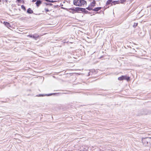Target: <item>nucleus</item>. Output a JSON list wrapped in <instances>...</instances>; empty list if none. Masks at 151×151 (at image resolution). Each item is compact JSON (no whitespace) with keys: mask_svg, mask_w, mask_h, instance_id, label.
Returning a JSON list of instances; mask_svg holds the SVG:
<instances>
[{"mask_svg":"<svg viewBox=\"0 0 151 151\" xmlns=\"http://www.w3.org/2000/svg\"><path fill=\"white\" fill-rule=\"evenodd\" d=\"M142 141L144 145L145 146H149L151 145V137L143 138L142 139Z\"/></svg>","mask_w":151,"mask_h":151,"instance_id":"obj_1","label":"nucleus"},{"mask_svg":"<svg viewBox=\"0 0 151 151\" xmlns=\"http://www.w3.org/2000/svg\"><path fill=\"white\" fill-rule=\"evenodd\" d=\"M74 4L78 6H82L86 4V2L84 0H74Z\"/></svg>","mask_w":151,"mask_h":151,"instance_id":"obj_2","label":"nucleus"},{"mask_svg":"<svg viewBox=\"0 0 151 151\" xmlns=\"http://www.w3.org/2000/svg\"><path fill=\"white\" fill-rule=\"evenodd\" d=\"M70 9L74 12H77L78 11H82V10L83 11L85 10L84 9H83L82 8L80 7H76L75 9L71 8Z\"/></svg>","mask_w":151,"mask_h":151,"instance_id":"obj_3","label":"nucleus"},{"mask_svg":"<svg viewBox=\"0 0 151 151\" xmlns=\"http://www.w3.org/2000/svg\"><path fill=\"white\" fill-rule=\"evenodd\" d=\"M118 79L120 81L123 80H127V81H129L130 79V78L129 77H127L126 76H122L121 77H119Z\"/></svg>","mask_w":151,"mask_h":151,"instance_id":"obj_4","label":"nucleus"},{"mask_svg":"<svg viewBox=\"0 0 151 151\" xmlns=\"http://www.w3.org/2000/svg\"><path fill=\"white\" fill-rule=\"evenodd\" d=\"M117 1H112V0H108L106 4L107 5H109L111 3H113L114 4L117 3Z\"/></svg>","mask_w":151,"mask_h":151,"instance_id":"obj_5","label":"nucleus"},{"mask_svg":"<svg viewBox=\"0 0 151 151\" xmlns=\"http://www.w3.org/2000/svg\"><path fill=\"white\" fill-rule=\"evenodd\" d=\"M28 36L31 38H33L35 40H36L39 37V35L37 34H35L33 35H29Z\"/></svg>","mask_w":151,"mask_h":151,"instance_id":"obj_6","label":"nucleus"},{"mask_svg":"<svg viewBox=\"0 0 151 151\" xmlns=\"http://www.w3.org/2000/svg\"><path fill=\"white\" fill-rule=\"evenodd\" d=\"M3 23L4 25L8 28L11 27V25L9 22H4Z\"/></svg>","mask_w":151,"mask_h":151,"instance_id":"obj_7","label":"nucleus"},{"mask_svg":"<svg viewBox=\"0 0 151 151\" xmlns=\"http://www.w3.org/2000/svg\"><path fill=\"white\" fill-rule=\"evenodd\" d=\"M96 4L95 1L94 0L90 4V5L93 8V7L95 6Z\"/></svg>","mask_w":151,"mask_h":151,"instance_id":"obj_8","label":"nucleus"},{"mask_svg":"<svg viewBox=\"0 0 151 151\" xmlns=\"http://www.w3.org/2000/svg\"><path fill=\"white\" fill-rule=\"evenodd\" d=\"M41 4V2L40 0H37L36 3V4L37 6H38Z\"/></svg>","mask_w":151,"mask_h":151,"instance_id":"obj_9","label":"nucleus"},{"mask_svg":"<svg viewBox=\"0 0 151 151\" xmlns=\"http://www.w3.org/2000/svg\"><path fill=\"white\" fill-rule=\"evenodd\" d=\"M101 9V7H96L95 9H93V11L97 12Z\"/></svg>","mask_w":151,"mask_h":151,"instance_id":"obj_10","label":"nucleus"},{"mask_svg":"<svg viewBox=\"0 0 151 151\" xmlns=\"http://www.w3.org/2000/svg\"><path fill=\"white\" fill-rule=\"evenodd\" d=\"M27 12L29 14H32L33 13V11L30 8H29L27 9Z\"/></svg>","mask_w":151,"mask_h":151,"instance_id":"obj_11","label":"nucleus"},{"mask_svg":"<svg viewBox=\"0 0 151 151\" xmlns=\"http://www.w3.org/2000/svg\"><path fill=\"white\" fill-rule=\"evenodd\" d=\"M86 9L89 10H92L93 11V8L90 5L88 7L86 8Z\"/></svg>","mask_w":151,"mask_h":151,"instance_id":"obj_12","label":"nucleus"},{"mask_svg":"<svg viewBox=\"0 0 151 151\" xmlns=\"http://www.w3.org/2000/svg\"><path fill=\"white\" fill-rule=\"evenodd\" d=\"M83 9H84L85 10H83V11L82 10V11H82V12H85L86 13H88V11H87V10H86V9H85L83 8Z\"/></svg>","mask_w":151,"mask_h":151,"instance_id":"obj_13","label":"nucleus"},{"mask_svg":"<svg viewBox=\"0 0 151 151\" xmlns=\"http://www.w3.org/2000/svg\"><path fill=\"white\" fill-rule=\"evenodd\" d=\"M138 25L137 23H134V24L133 25V26L134 27H135L137 26Z\"/></svg>","mask_w":151,"mask_h":151,"instance_id":"obj_14","label":"nucleus"},{"mask_svg":"<svg viewBox=\"0 0 151 151\" xmlns=\"http://www.w3.org/2000/svg\"><path fill=\"white\" fill-rule=\"evenodd\" d=\"M121 3H123L124 2H125L126 0H120Z\"/></svg>","mask_w":151,"mask_h":151,"instance_id":"obj_15","label":"nucleus"},{"mask_svg":"<svg viewBox=\"0 0 151 151\" xmlns=\"http://www.w3.org/2000/svg\"><path fill=\"white\" fill-rule=\"evenodd\" d=\"M21 7H22V9H24V10L25 9V7L24 6L22 5V6H21Z\"/></svg>","mask_w":151,"mask_h":151,"instance_id":"obj_16","label":"nucleus"},{"mask_svg":"<svg viewBox=\"0 0 151 151\" xmlns=\"http://www.w3.org/2000/svg\"><path fill=\"white\" fill-rule=\"evenodd\" d=\"M45 10L46 11V12H49V10H48V9H47V8H45Z\"/></svg>","mask_w":151,"mask_h":151,"instance_id":"obj_17","label":"nucleus"},{"mask_svg":"<svg viewBox=\"0 0 151 151\" xmlns=\"http://www.w3.org/2000/svg\"><path fill=\"white\" fill-rule=\"evenodd\" d=\"M49 2H54V1H53L52 0H51V1L50 0Z\"/></svg>","mask_w":151,"mask_h":151,"instance_id":"obj_18","label":"nucleus"},{"mask_svg":"<svg viewBox=\"0 0 151 151\" xmlns=\"http://www.w3.org/2000/svg\"><path fill=\"white\" fill-rule=\"evenodd\" d=\"M36 0H32V1L33 2H35L36 1Z\"/></svg>","mask_w":151,"mask_h":151,"instance_id":"obj_19","label":"nucleus"},{"mask_svg":"<svg viewBox=\"0 0 151 151\" xmlns=\"http://www.w3.org/2000/svg\"><path fill=\"white\" fill-rule=\"evenodd\" d=\"M47 96H50V95H52V94H47Z\"/></svg>","mask_w":151,"mask_h":151,"instance_id":"obj_20","label":"nucleus"},{"mask_svg":"<svg viewBox=\"0 0 151 151\" xmlns=\"http://www.w3.org/2000/svg\"><path fill=\"white\" fill-rule=\"evenodd\" d=\"M17 1L18 2H19L20 1H21V0H17Z\"/></svg>","mask_w":151,"mask_h":151,"instance_id":"obj_21","label":"nucleus"},{"mask_svg":"<svg viewBox=\"0 0 151 151\" xmlns=\"http://www.w3.org/2000/svg\"><path fill=\"white\" fill-rule=\"evenodd\" d=\"M45 0L47 1H48V2H49V1H50V0Z\"/></svg>","mask_w":151,"mask_h":151,"instance_id":"obj_22","label":"nucleus"},{"mask_svg":"<svg viewBox=\"0 0 151 151\" xmlns=\"http://www.w3.org/2000/svg\"><path fill=\"white\" fill-rule=\"evenodd\" d=\"M39 96H43V95H39Z\"/></svg>","mask_w":151,"mask_h":151,"instance_id":"obj_23","label":"nucleus"},{"mask_svg":"<svg viewBox=\"0 0 151 151\" xmlns=\"http://www.w3.org/2000/svg\"><path fill=\"white\" fill-rule=\"evenodd\" d=\"M1 1V0H0V2Z\"/></svg>","mask_w":151,"mask_h":151,"instance_id":"obj_24","label":"nucleus"}]
</instances>
